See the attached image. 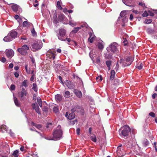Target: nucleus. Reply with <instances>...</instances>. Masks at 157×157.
Returning <instances> with one entry per match:
<instances>
[{
  "mask_svg": "<svg viewBox=\"0 0 157 157\" xmlns=\"http://www.w3.org/2000/svg\"><path fill=\"white\" fill-rule=\"evenodd\" d=\"M61 126L58 125L53 133L54 140H59L62 137V131L61 129Z\"/></svg>",
  "mask_w": 157,
  "mask_h": 157,
  "instance_id": "1",
  "label": "nucleus"
},
{
  "mask_svg": "<svg viewBox=\"0 0 157 157\" xmlns=\"http://www.w3.org/2000/svg\"><path fill=\"white\" fill-rule=\"evenodd\" d=\"M118 44L116 42H113L107 48L106 50L108 52H112L115 53H117Z\"/></svg>",
  "mask_w": 157,
  "mask_h": 157,
  "instance_id": "2",
  "label": "nucleus"
},
{
  "mask_svg": "<svg viewBox=\"0 0 157 157\" xmlns=\"http://www.w3.org/2000/svg\"><path fill=\"white\" fill-rule=\"evenodd\" d=\"M130 128L128 125H124L121 127L119 129V132L121 136L124 137L128 135L129 133L130 132Z\"/></svg>",
  "mask_w": 157,
  "mask_h": 157,
  "instance_id": "3",
  "label": "nucleus"
},
{
  "mask_svg": "<svg viewBox=\"0 0 157 157\" xmlns=\"http://www.w3.org/2000/svg\"><path fill=\"white\" fill-rule=\"evenodd\" d=\"M56 36L59 40L62 41H65V37H66L67 36L66 31L64 29H59Z\"/></svg>",
  "mask_w": 157,
  "mask_h": 157,
  "instance_id": "4",
  "label": "nucleus"
},
{
  "mask_svg": "<svg viewBox=\"0 0 157 157\" xmlns=\"http://www.w3.org/2000/svg\"><path fill=\"white\" fill-rule=\"evenodd\" d=\"M133 59L131 57H128L124 59H121L120 60V63H122V66L124 67H127L131 64Z\"/></svg>",
  "mask_w": 157,
  "mask_h": 157,
  "instance_id": "5",
  "label": "nucleus"
},
{
  "mask_svg": "<svg viewBox=\"0 0 157 157\" xmlns=\"http://www.w3.org/2000/svg\"><path fill=\"white\" fill-rule=\"evenodd\" d=\"M42 47V43L40 40L35 41L32 45L33 51H36L40 49Z\"/></svg>",
  "mask_w": 157,
  "mask_h": 157,
  "instance_id": "6",
  "label": "nucleus"
},
{
  "mask_svg": "<svg viewBox=\"0 0 157 157\" xmlns=\"http://www.w3.org/2000/svg\"><path fill=\"white\" fill-rule=\"evenodd\" d=\"M29 49V46L26 45H23L21 48L17 49L18 52L21 55L25 56L27 54V51Z\"/></svg>",
  "mask_w": 157,
  "mask_h": 157,
  "instance_id": "7",
  "label": "nucleus"
},
{
  "mask_svg": "<svg viewBox=\"0 0 157 157\" xmlns=\"http://www.w3.org/2000/svg\"><path fill=\"white\" fill-rule=\"evenodd\" d=\"M27 94V92L24 88H22L21 92H19L18 95L20 97L21 100H24L26 97Z\"/></svg>",
  "mask_w": 157,
  "mask_h": 157,
  "instance_id": "8",
  "label": "nucleus"
},
{
  "mask_svg": "<svg viewBox=\"0 0 157 157\" xmlns=\"http://www.w3.org/2000/svg\"><path fill=\"white\" fill-rule=\"evenodd\" d=\"M122 145L119 146L117 148V153L119 157H122L125 154V152L124 150L121 148Z\"/></svg>",
  "mask_w": 157,
  "mask_h": 157,
  "instance_id": "9",
  "label": "nucleus"
},
{
  "mask_svg": "<svg viewBox=\"0 0 157 157\" xmlns=\"http://www.w3.org/2000/svg\"><path fill=\"white\" fill-rule=\"evenodd\" d=\"M5 52L6 56L9 59H11L13 57L14 54L13 51L10 49H6Z\"/></svg>",
  "mask_w": 157,
  "mask_h": 157,
  "instance_id": "10",
  "label": "nucleus"
},
{
  "mask_svg": "<svg viewBox=\"0 0 157 157\" xmlns=\"http://www.w3.org/2000/svg\"><path fill=\"white\" fill-rule=\"evenodd\" d=\"M64 83L69 89H73L75 87V85L74 84L69 80H66Z\"/></svg>",
  "mask_w": 157,
  "mask_h": 157,
  "instance_id": "11",
  "label": "nucleus"
},
{
  "mask_svg": "<svg viewBox=\"0 0 157 157\" xmlns=\"http://www.w3.org/2000/svg\"><path fill=\"white\" fill-rule=\"evenodd\" d=\"M12 9L14 12H17L18 10H19V12H21L22 11V9L18 5L13 4L12 6Z\"/></svg>",
  "mask_w": 157,
  "mask_h": 157,
  "instance_id": "12",
  "label": "nucleus"
},
{
  "mask_svg": "<svg viewBox=\"0 0 157 157\" xmlns=\"http://www.w3.org/2000/svg\"><path fill=\"white\" fill-rule=\"evenodd\" d=\"M47 56L49 59H54L55 58L56 54V52L53 53L52 52H49L47 53Z\"/></svg>",
  "mask_w": 157,
  "mask_h": 157,
  "instance_id": "13",
  "label": "nucleus"
},
{
  "mask_svg": "<svg viewBox=\"0 0 157 157\" xmlns=\"http://www.w3.org/2000/svg\"><path fill=\"white\" fill-rule=\"evenodd\" d=\"M33 108L35 110L36 112L38 114H40V111L38 105L35 103H33L32 104Z\"/></svg>",
  "mask_w": 157,
  "mask_h": 157,
  "instance_id": "14",
  "label": "nucleus"
},
{
  "mask_svg": "<svg viewBox=\"0 0 157 157\" xmlns=\"http://www.w3.org/2000/svg\"><path fill=\"white\" fill-rule=\"evenodd\" d=\"M9 34L13 40L16 38L17 35V32L14 30H13L9 32Z\"/></svg>",
  "mask_w": 157,
  "mask_h": 157,
  "instance_id": "15",
  "label": "nucleus"
},
{
  "mask_svg": "<svg viewBox=\"0 0 157 157\" xmlns=\"http://www.w3.org/2000/svg\"><path fill=\"white\" fill-rule=\"evenodd\" d=\"M89 34L90 36L88 40L90 43H92L95 40V36L93 33L91 32L89 33Z\"/></svg>",
  "mask_w": 157,
  "mask_h": 157,
  "instance_id": "16",
  "label": "nucleus"
},
{
  "mask_svg": "<svg viewBox=\"0 0 157 157\" xmlns=\"http://www.w3.org/2000/svg\"><path fill=\"white\" fill-rule=\"evenodd\" d=\"M74 93L78 98H81L82 97V94L81 91L77 89H74Z\"/></svg>",
  "mask_w": 157,
  "mask_h": 157,
  "instance_id": "17",
  "label": "nucleus"
},
{
  "mask_svg": "<svg viewBox=\"0 0 157 157\" xmlns=\"http://www.w3.org/2000/svg\"><path fill=\"white\" fill-rule=\"evenodd\" d=\"M3 40L5 42H9L12 41L13 39L9 33L7 36L4 38Z\"/></svg>",
  "mask_w": 157,
  "mask_h": 157,
  "instance_id": "18",
  "label": "nucleus"
},
{
  "mask_svg": "<svg viewBox=\"0 0 157 157\" xmlns=\"http://www.w3.org/2000/svg\"><path fill=\"white\" fill-rule=\"evenodd\" d=\"M60 21L63 22L67 19L66 17L63 14H60L58 17Z\"/></svg>",
  "mask_w": 157,
  "mask_h": 157,
  "instance_id": "19",
  "label": "nucleus"
},
{
  "mask_svg": "<svg viewBox=\"0 0 157 157\" xmlns=\"http://www.w3.org/2000/svg\"><path fill=\"white\" fill-rule=\"evenodd\" d=\"M56 101L57 102H60L62 100V96L59 94H57L55 96Z\"/></svg>",
  "mask_w": 157,
  "mask_h": 157,
  "instance_id": "20",
  "label": "nucleus"
},
{
  "mask_svg": "<svg viewBox=\"0 0 157 157\" xmlns=\"http://www.w3.org/2000/svg\"><path fill=\"white\" fill-rule=\"evenodd\" d=\"M108 52V53H105L104 57L106 59H110L112 58V55Z\"/></svg>",
  "mask_w": 157,
  "mask_h": 157,
  "instance_id": "21",
  "label": "nucleus"
},
{
  "mask_svg": "<svg viewBox=\"0 0 157 157\" xmlns=\"http://www.w3.org/2000/svg\"><path fill=\"white\" fill-rule=\"evenodd\" d=\"M111 75L110 77V80H113L114 79L115 77V72L114 70H112L111 71L110 73Z\"/></svg>",
  "mask_w": 157,
  "mask_h": 157,
  "instance_id": "22",
  "label": "nucleus"
},
{
  "mask_svg": "<svg viewBox=\"0 0 157 157\" xmlns=\"http://www.w3.org/2000/svg\"><path fill=\"white\" fill-rule=\"evenodd\" d=\"M75 115V113L73 112L70 113L67 117V118L70 120H72L74 118Z\"/></svg>",
  "mask_w": 157,
  "mask_h": 157,
  "instance_id": "23",
  "label": "nucleus"
},
{
  "mask_svg": "<svg viewBox=\"0 0 157 157\" xmlns=\"http://www.w3.org/2000/svg\"><path fill=\"white\" fill-rule=\"evenodd\" d=\"M147 33L150 34H153L155 32V30L151 28H148L147 29Z\"/></svg>",
  "mask_w": 157,
  "mask_h": 157,
  "instance_id": "24",
  "label": "nucleus"
},
{
  "mask_svg": "<svg viewBox=\"0 0 157 157\" xmlns=\"http://www.w3.org/2000/svg\"><path fill=\"white\" fill-rule=\"evenodd\" d=\"M94 51V50H92L89 53V56L93 61V59H94V58L95 57V55L93 54Z\"/></svg>",
  "mask_w": 157,
  "mask_h": 157,
  "instance_id": "25",
  "label": "nucleus"
},
{
  "mask_svg": "<svg viewBox=\"0 0 157 157\" xmlns=\"http://www.w3.org/2000/svg\"><path fill=\"white\" fill-rule=\"evenodd\" d=\"M31 124L35 126L36 128L38 129H40L42 127V126L41 124H36L33 122H32Z\"/></svg>",
  "mask_w": 157,
  "mask_h": 157,
  "instance_id": "26",
  "label": "nucleus"
},
{
  "mask_svg": "<svg viewBox=\"0 0 157 157\" xmlns=\"http://www.w3.org/2000/svg\"><path fill=\"white\" fill-rule=\"evenodd\" d=\"M31 24L32 26L33 25L32 24H31L30 23H28L27 21H24L23 23V26L24 27H28L29 25Z\"/></svg>",
  "mask_w": 157,
  "mask_h": 157,
  "instance_id": "27",
  "label": "nucleus"
},
{
  "mask_svg": "<svg viewBox=\"0 0 157 157\" xmlns=\"http://www.w3.org/2000/svg\"><path fill=\"white\" fill-rule=\"evenodd\" d=\"M149 144L148 141L147 140H144L142 142V144L143 146L146 147Z\"/></svg>",
  "mask_w": 157,
  "mask_h": 157,
  "instance_id": "28",
  "label": "nucleus"
},
{
  "mask_svg": "<svg viewBox=\"0 0 157 157\" xmlns=\"http://www.w3.org/2000/svg\"><path fill=\"white\" fill-rule=\"evenodd\" d=\"M13 100L16 105L18 107L19 106H20V103L19 102L17 98L16 97H14Z\"/></svg>",
  "mask_w": 157,
  "mask_h": 157,
  "instance_id": "29",
  "label": "nucleus"
},
{
  "mask_svg": "<svg viewBox=\"0 0 157 157\" xmlns=\"http://www.w3.org/2000/svg\"><path fill=\"white\" fill-rule=\"evenodd\" d=\"M70 92L68 91H67L65 92L64 96L65 98H69L70 96Z\"/></svg>",
  "mask_w": 157,
  "mask_h": 157,
  "instance_id": "30",
  "label": "nucleus"
},
{
  "mask_svg": "<svg viewBox=\"0 0 157 157\" xmlns=\"http://www.w3.org/2000/svg\"><path fill=\"white\" fill-rule=\"evenodd\" d=\"M80 29H81L80 27L75 28L71 31V32L72 33H76Z\"/></svg>",
  "mask_w": 157,
  "mask_h": 157,
  "instance_id": "31",
  "label": "nucleus"
},
{
  "mask_svg": "<svg viewBox=\"0 0 157 157\" xmlns=\"http://www.w3.org/2000/svg\"><path fill=\"white\" fill-rule=\"evenodd\" d=\"M32 89L35 92L37 91V87L36 83H34L33 84Z\"/></svg>",
  "mask_w": 157,
  "mask_h": 157,
  "instance_id": "32",
  "label": "nucleus"
},
{
  "mask_svg": "<svg viewBox=\"0 0 157 157\" xmlns=\"http://www.w3.org/2000/svg\"><path fill=\"white\" fill-rule=\"evenodd\" d=\"M57 7L59 10H61L63 9L61 6L60 2L59 1H58L57 2Z\"/></svg>",
  "mask_w": 157,
  "mask_h": 157,
  "instance_id": "33",
  "label": "nucleus"
},
{
  "mask_svg": "<svg viewBox=\"0 0 157 157\" xmlns=\"http://www.w3.org/2000/svg\"><path fill=\"white\" fill-rule=\"evenodd\" d=\"M46 127L49 128V129H52V124L51 123H48L47 124Z\"/></svg>",
  "mask_w": 157,
  "mask_h": 157,
  "instance_id": "34",
  "label": "nucleus"
},
{
  "mask_svg": "<svg viewBox=\"0 0 157 157\" xmlns=\"http://www.w3.org/2000/svg\"><path fill=\"white\" fill-rule=\"evenodd\" d=\"M143 64L142 63H140L139 64H138L136 66V67L139 70L141 69L143 67Z\"/></svg>",
  "mask_w": 157,
  "mask_h": 157,
  "instance_id": "35",
  "label": "nucleus"
},
{
  "mask_svg": "<svg viewBox=\"0 0 157 157\" xmlns=\"http://www.w3.org/2000/svg\"><path fill=\"white\" fill-rule=\"evenodd\" d=\"M18 151L17 150L15 151L13 153V155L14 156V157H18Z\"/></svg>",
  "mask_w": 157,
  "mask_h": 157,
  "instance_id": "36",
  "label": "nucleus"
},
{
  "mask_svg": "<svg viewBox=\"0 0 157 157\" xmlns=\"http://www.w3.org/2000/svg\"><path fill=\"white\" fill-rule=\"evenodd\" d=\"M98 48L100 49H102L104 48V46L103 44L100 43H98Z\"/></svg>",
  "mask_w": 157,
  "mask_h": 157,
  "instance_id": "37",
  "label": "nucleus"
},
{
  "mask_svg": "<svg viewBox=\"0 0 157 157\" xmlns=\"http://www.w3.org/2000/svg\"><path fill=\"white\" fill-rule=\"evenodd\" d=\"M126 12L125 11H123L121 12L120 13V15L121 17H125L126 15Z\"/></svg>",
  "mask_w": 157,
  "mask_h": 157,
  "instance_id": "38",
  "label": "nucleus"
},
{
  "mask_svg": "<svg viewBox=\"0 0 157 157\" xmlns=\"http://www.w3.org/2000/svg\"><path fill=\"white\" fill-rule=\"evenodd\" d=\"M31 33L34 36H37L36 33L35 31L34 28H33L31 30Z\"/></svg>",
  "mask_w": 157,
  "mask_h": 157,
  "instance_id": "39",
  "label": "nucleus"
},
{
  "mask_svg": "<svg viewBox=\"0 0 157 157\" xmlns=\"http://www.w3.org/2000/svg\"><path fill=\"white\" fill-rule=\"evenodd\" d=\"M98 82H100L102 80V77L101 75L98 76L96 78Z\"/></svg>",
  "mask_w": 157,
  "mask_h": 157,
  "instance_id": "40",
  "label": "nucleus"
},
{
  "mask_svg": "<svg viewBox=\"0 0 157 157\" xmlns=\"http://www.w3.org/2000/svg\"><path fill=\"white\" fill-rule=\"evenodd\" d=\"M90 138L91 140L93 142H96V137L95 135H93L91 136Z\"/></svg>",
  "mask_w": 157,
  "mask_h": 157,
  "instance_id": "41",
  "label": "nucleus"
},
{
  "mask_svg": "<svg viewBox=\"0 0 157 157\" xmlns=\"http://www.w3.org/2000/svg\"><path fill=\"white\" fill-rule=\"evenodd\" d=\"M59 108L57 106H55L53 107V111L56 113H57L59 112Z\"/></svg>",
  "mask_w": 157,
  "mask_h": 157,
  "instance_id": "42",
  "label": "nucleus"
},
{
  "mask_svg": "<svg viewBox=\"0 0 157 157\" xmlns=\"http://www.w3.org/2000/svg\"><path fill=\"white\" fill-rule=\"evenodd\" d=\"M152 22V20L151 19H146L144 21L145 24H149L151 23Z\"/></svg>",
  "mask_w": 157,
  "mask_h": 157,
  "instance_id": "43",
  "label": "nucleus"
},
{
  "mask_svg": "<svg viewBox=\"0 0 157 157\" xmlns=\"http://www.w3.org/2000/svg\"><path fill=\"white\" fill-rule=\"evenodd\" d=\"M27 80H24L22 83V85L25 87H27L28 86L27 85Z\"/></svg>",
  "mask_w": 157,
  "mask_h": 157,
  "instance_id": "44",
  "label": "nucleus"
},
{
  "mask_svg": "<svg viewBox=\"0 0 157 157\" xmlns=\"http://www.w3.org/2000/svg\"><path fill=\"white\" fill-rule=\"evenodd\" d=\"M148 15V13L147 11H145L142 14V16L143 17H147Z\"/></svg>",
  "mask_w": 157,
  "mask_h": 157,
  "instance_id": "45",
  "label": "nucleus"
},
{
  "mask_svg": "<svg viewBox=\"0 0 157 157\" xmlns=\"http://www.w3.org/2000/svg\"><path fill=\"white\" fill-rule=\"evenodd\" d=\"M123 2L124 3L125 5L126 6H133L130 5L129 3L127 1H125L124 0H122Z\"/></svg>",
  "mask_w": 157,
  "mask_h": 157,
  "instance_id": "46",
  "label": "nucleus"
},
{
  "mask_svg": "<svg viewBox=\"0 0 157 157\" xmlns=\"http://www.w3.org/2000/svg\"><path fill=\"white\" fill-rule=\"evenodd\" d=\"M112 62L111 61L108 60L106 62V64L107 67L111 66Z\"/></svg>",
  "mask_w": 157,
  "mask_h": 157,
  "instance_id": "47",
  "label": "nucleus"
},
{
  "mask_svg": "<svg viewBox=\"0 0 157 157\" xmlns=\"http://www.w3.org/2000/svg\"><path fill=\"white\" fill-rule=\"evenodd\" d=\"M15 89V86L14 84H12L10 87V90H14Z\"/></svg>",
  "mask_w": 157,
  "mask_h": 157,
  "instance_id": "48",
  "label": "nucleus"
},
{
  "mask_svg": "<svg viewBox=\"0 0 157 157\" xmlns=\"http://www.w3.org/2000/svg\"><path fill=\"white\" fill-rule=\"evenodd\" d=\"M149 116L151 117H155V114L154 113L152 112L150 113H149Z\"/></svg>",
  "mask_w": 157,
  "mask_h": 157,
  "instance_id": "49",
  "label": "nucleus"
},
{
  "mask_svg": "<svg viewBox=\"0 0 157 157\" xmlns=\"http://www.w3.org/2000/svg\"><path fill=\"white\" fill-rule=\"evenodd\" d=\"M123 43L124 44V45L125 46L127 44L128 42L126 38H124L123 39Z\"/></svg>",
  "mask_w": 157,
  "mask_h": 157,
  "instance_id": "50",
  "label": "nucleus"
},
{
  "mask_svg": "<svg viewBox=\"0 0 157 157\" xmlns=\"http://www.w3.org/2000/svg\"><path fill=\"white\" fill-rule=\"evenodd\" d=\"M138 4L139 6H141L143 7H145V4L143 2H139Z\"/></svg>",
  "mask_w": 157,
  "mask_h": 157,
  "instance_id": "51",
  "label": "nucleus"
},
{
  "mask_svg": "<svg viewBox=\"0 0 157 157\" xmlns=\"http://www.w3.org/2000/svg\"><path fill=\"white\" fill-rule=\"evenodd\" d=\"M96 62L97 63H99L100 62V58L99 56L97 57L96 58Z\"/></svg>",
  "mask_w": 157,
  "mask_h": 157,
  "instance_id": "52",
  "label": "nucleus"
},
{
  "mask_svg": "<svg viewBox=\"0 0 157 157\" xmlns=\"http://www.w3.org/2000/svg\"><path fill=\"white\" fill-rule=\"evenodd\" d=\"M119 66L118 64V62H117L116 65V67L114 68V69L117 71V70L119 68Z\"/></svg>",
  "mask_w": 157,
  "mask_h": 157,
  "instance_id": "53",
  "label": "nucleus"
},
{
  "mask_svg": "<svg viewBox=\"0 0 157 157\" xmlns=\"http://www.w3.org/2000/svg\"><path fill=\"white\" fill-rule=\"evenodd\" d=\"M59 79L60 80L61 83L63 85H64V83L63 82L61 76H59L58 77Z\"/></svg>",
  "mask_w": 157,
  "mask_h": 157,
  "instance_id": "54",
  "label": "nucleus"
},
{
  "mask_svg": "<svg viewBox=\"0 0 157 157\" xmlns=\"http://www.w3.org/2000/svg\"><path fill=\"white\" fill-rule=\"evenodd\" d=\"M42 110L43 111L45 112H47L48 111V108L46 106H44Z\"/></svg>",
  "mask_w": 157,
  "mask_h": 157,
  "instance_id": "55",
  "label": "nucleus"
},
{
  "mask_svg": "<svg viewBox=\"0 0 157 157\" xmlns=\"http://www.w3.org/2000/svg\"><path fill=\"white\" fill-rule=\"evenodd\" d=\"M25 69L26 70V72L27 73L29 74L30 73V70H28L27 68V66L26 65L25 67Z\"/></svg>",
  "mask_w": 157,
  "mask_h": 157,
  "instance_id": "56",
  "label": "nucleus"
},
{
  "mask_svg": "<svg viewBox=\"0 0 157 157\" xmlns=\"http://www.w3.org/2000/svg\"><path fill=\"white\" fill-rule=\"evenodd\" d=\"M148 12H149V15L150 16L152 17L154 16V13L152 11L149 10Z\"/></svg>",
  "mask_w": 157,
  "mask_h": 157,
  "instance_id": "57",
  "label": "nucleus"
},
{
  "mask_svg": "<svg viewBox=\"0 0 157 157\" xmlns=\"http://www.w3.org/2000/svg\"><path fill=\"white\" fill-rule=\"evenodd\" d=\"M1 61L3 63H5L6 61V59L4 57H3L1 59Z\"/></svg>",
  "mask_w": 157,
  "mask_h": 157,
  "instance_id": "58",
  "label": "nucleus"
},
{
  "mask_svg": "<svg viewBox=\"0 0 157 157\" xmlns=\"http://www.w3.org/2000/svg\"><path fill=\"white\" fill-rule=\"evenodd\" d=\"M65 39H66L65 40V41L67 40V42H68V44H69V42H71V39L70 38H67V36H66V37H65Z\"/></svg>",
  "mask_w": 157,
  "mask_h": 157,
  "instance_id": "59",
  "label": "nucleus"
},
{
  "mask_svg": "<svg viewBox=\"0 0 157 157\" xmlns=\"http://www.w3.org/2000/svg\"><path fill=\"white\" fill-rule=\"evenodd\" d=\"M30 58L32 62L33 63H35V60L33 57H30Z\"/></svg>",
  "mask_w": 157,
  "mask_h": 157,
  "instance_id": "60",
  "label": "nucleus"
},
{
  "mask_svg": "<svg viewBox=\"0 0 157 157\" xmlns=\"http://www.w3.org/2000/svg\"><path fill=\"white\" fill-rule=\"evenodd\" d=\"M45 139L48 140H54L53 138H50L48 137H45Z\"/></svg>",
  "mask_w": 157,
  "mask_h": 157,
  "instance_id": "61",
  "label": "nucleus"
},
{
  "mask_svg": "<svg viewBox=\"0 0 157 157\" xmlns=\"http://www.w3.org/2000/svg\"><path fill=\"white\" fill-rule=\"evenodd\" d=\"M77 122V121L75 119V120L71 121V124H75Z\"/></svg>",
  "mask_w": 157,
  "mask_h": 157,
  "instance_id": "62",
  "label": "nucleus"
},
{
  "mask_svg": "<svg viewBox=\"0 0 157 157\" xmlns=\"http://www.w3.org/2000/svg\"><path fill=\"white\" fill-rule=\"evenodd\" d=\"M37 101L38 103H40L42 102L41 100L40 97H38L37 99Z\"/></svg>",
  "mask_w": 157,
  "mask_h": 157,
  "instance_id": "63",
  "label": "nucleus"
},
{
  "mask_svg": "<svg viewBox=\"0 0 157 157\" xmlns=\"http://www.w3.org/2000/svg\"><path fill=\"white\" fill-rule=\"evenodd\" d=\"M14 75L16 78H18L19 76V73L17 72H15Z\"/></svg>",
  "mask_w": 157,
  "mask_h": 157,
  "instance_id": "64",
  "label": "nucleus"
}]
</instances>
